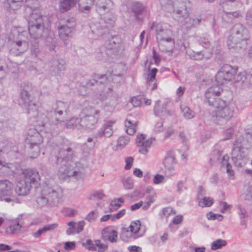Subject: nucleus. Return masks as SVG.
Wrapping results in <instances>:
<instances>
[{"label":"nucleus","mask_w":252,"mask_h":252,"mask_svg":"<svg viewBox=\"0 0 252 252\" xmlns=\"http://www.w3.org/2000/svg\"><path fill=\"white\" fill-rule=\"evenodd\" d=\"M49 160L58 165L62 164L59 168V175L62 178L68 177H76L81 175L82 168L81 163H76V167L67 163L76 156V152L72 143L64 138H60L53 144Z\"/></svg>","instance_id":"f257e3e1"},{"label":"nucleus","mask_w":252,"mask_h":252,"mask_svg":"<svg viewBox=\"0 0 252 252\" xmlns=\"http://www.w3.org/2000/svg\"><path fill=\"white\" fill-rule=\"evenodd\" d=\"M26 12L29 13L27 19L28 23L29 33L32 38L37 39L41 37L45 39L46 45L50 51H54L56 47V40L54 33L50 31L47 25L48 19L42 15L38 8L28 7Z\"/></svg>","instance_id":"f03ea898"},{"label":"nucleus","mask_w":252,"mask_h":252,"mask_svg":"<svg viewBox=\"0 0 252 252\" xmlns=\"http://www.w3.org/2000/svg\"><path fill=\"white\" fill-rule=\"evenodd\" d=\"M68 108L67 103L57 101L52 108L46 109V114L40 113L36 122L38 126L50 129L52 126L58 125L66 120Z\"/></svg>","instance_id":"7ed1b4c3"},{"label":"nucleus","mask_w":252,"mask_h":252,"mask_svg":"<svg viewBox=\"0 0 252 252\" xmlns=\"http://www.w3.org/2000/svg\"><path fill=\"white\" fill-rule=\"evenodd\" d=\"M161 6L167 11L172 13L173 18L182 23L187 28L193 27L192 18L189 17L190 10L189 2L186 3L177 0H159Z\"/></svg>","instance_id":"20e7f679"},{"label":"nucleus","mask_w":252,"mask_h":252,"mask_svg":"<svg viewBox=\"0 0 252 252\" xmlns=\"http://www.w3.org/2000/svg\"><path fill=\"white\" fill-rule=\"evenodd\" d=\"M249 39L247 29L241 24H236L230 30L227 41V46L232 52H240L247 47Z\"/></svg>","instance_id":"39448f33"},{"label":"nucleus","mask_w":252,"mask_h":252,"mask_svg":"<svg viewBox=\"0 0 252 252\" xmlns=\"http://www.w3.org/2000/svg\"><path fill=\"white\" fill-rule=\"evenodd\" d=\"M63 195L62 188L56 184L45 183L42 187L40 195L36 199L38 205L43 207L49 204L51 206L56 205Z\"/></svg>","instance_id":"423d86ee"},{"label":"nucleus","mask_w":252,"mask_h":252,"mask_svg":"<svg viewBox=\"0 0 252 252\" xmlns=\"http://www.w3.org/2000/svg\"><path fill=\"white\" fill-rule=\"evenodd\" d=\"M29 86L25 84L21 86V92L18 101L20 105L26 107L27 112L31 118H36L40 113L38 112V106L35 100L29 93Z\"/></svg>","instance_id":"0eeeda50"},{"label":"nucleus","mask_w":252,"mask_h":252,"mask_svg":"<svg viewBox=\"0 0 252 252\" xmlns=\"http://www.w3.org/2000/svg\"><path fill=\"white\" fill-rule=\"evenodd\" d=\"M237 68L232 67L226 64L223 65L216 75V81L218 83L224 84L232 80L235 82L240 83L242 85V77H244L243 72H240L236 75Z\"/></svg>","instance_id":"6e6552de"},{"label":"nucleus","mask_w":252,"mask_h":252,"mask_svg":"<svg viewBox=\"0 0 252 252\" xmlns=\"http://www.w3.org/2000/svg\"><path fill=\"white\" fill-rule=\"evenodd\" d=\"M210 106L216 108L215 114L216 119L214 121L219 125H222L229 121L234 115V107L227 105L223 100H218Z\"/></svg>","instance_id":"1a4fd4ad"},{"label":"nucleus","mask_w":252,"mask_h":252,"mask_svg":"<svg viewBox=\"0 0 252 252\" xmlns=\"http://www.w3.org/2000/svg\"><path fill=\"white\" fill-rule=\"evenodd\" d=\"M100 111L92 106L86 107L82 109L79 116L81 117L82 128L92 130L97 124Z\"/></svg>","instance_id":"9d476101"},{"label":"nucleus","mask_w":252,"mask_h":252,"mask_svg":"<svg viewBox=\"0 0 252 252\" xmlns=\"http://www.w3.org/2000/svg\"><path fill=\"white\" fill-rule=\"evenodd\" d=\"M42 142V136L36 129H29L25 139V142L30 148L31 153L32 154L31 157V158H35L39 155V144Z\"/></svg>","instance_id":"9b49d317"},{"label":"nucleus","mask_w":252,"mask_h":252,"mask_svg":"<svg viewBox=\"0 0 252 252\" xmlns=\"http://www.w3.org/2000/svg\"><path fill=\"white\" fill-rule=\"evenodd\" d=\"M242 139L237 138L233 143V148L231 153V158L237 167H242L246 163V154L242 144Z\"/></svg>","instance_id":"f8f14e48"},{"label":"nucleus","mask_w":252,"mask_h":252,"mask_svg":"<svg viewBox=\"0 0 252 252\" xmlns=\"http://www.w3.org/2000/svg\"><path fill=\"white\" fill-rule=\"evenodd\" d=\"M18 40H13L10 50L11 54L18 56L23 54L29 48V44L26 40V35L28 33L26 31L18 32Z\"/></svg>","instance_id":"ddd939ff"},{"label":"nucleus","mask_w":252,"mask_h":252,"mask_svg":"<svg viewBox=\"0 0 252 252\" xmlns=\"http://www.w3.org/2000/svg\"><path fill=\"white\" fill-rule=\"evenodd\" d=\"M13 185L7 180L0 181V198L7 202L14 201L16 198L12 195Z\"/></svg>","instance_id":"4468645a"},{"label":"nucleus","mask_w":252,"mask_h":252,"mask_svg":"<svg viewBox=\"0 0 252 252\" xmlns=\"http://www.w3.org/2000/svg\"><path fill=\"white\" fill-rule=\"evenodd\" d=\"M218 83V85H213L210 87L207 90L205 94L204 103H207L209 105H211L218 101V100H222L220 98L217 97L222 91V88L220 87V84Z\"/></svg>","instance_id":"2eb2a0df"},{"label":"nucleus","mask_w":252,"mask_h":252,"mask_svg":"<svg viewBox=\"0 0 252 252\" xmlns=\"http://www.w3.org/2000/svg\"><path fill=\"white\" fill-rule=\"evenodd\" d=\"M23 174L24 180L27 184H30L32 187V186H34L35 188L38 187L40 180L38 172L34 169H28L23 171Z\"/></svg>","instance_id":"dca6fc26"},{"label":"nucleus","mask_w":252,"mask_h":252,"mask_svg":"<svg viewBox=\"0 0 252 252\" xmlns=\"http://www.w3.org/2000/svg\"><path fill=\"white\" fill-rule=\"evenodd\" d=\"M153 140H155V138H151L149 139H146L145 135L142 134L137 135L136 143L139 148V152L141 154L146 155L149 152V149L151 147Z\"/></svg>","instance_id":"f3484780"},{"label":"nucleus","mask_w":252,"mask_h":252,"mask_svg":"<svg viewBox=\"0 0 252 252\" xmlns=\"http://www.w3.org/2000/svg\"><path fill=\"white\" fill-rule=\"evenodd\" d=\"M66 23L65 24L58 27L59 35L61 39L64 40L71 36L75 25L73 18L68 19Z\"/></svg>","instance_id":"a211bd4d"},{"label":"nucleus","mask_w":252,"mask_h":252,"mask_svg":"<svg viewBox=\"0 0 252 252\" xmlns=\"http://www.w3.org/2000/svg\"><path fill=\"white\" fill-rule=\"evenodd\" d=\"M113 3L111 0H97L95 3V9L100 15H104L111 13Z\"/></svg>","instance_id":"6ab92c4d"},{"label":"nucleus","mask_w":252,"mask_h":252,"mask_svg":"<svg viewBox=\"0 0 252 252\" xmlns=\"http://www.w3.org/2000/svg\"><path fill=\"white\" fill-rule=\"evenodd\" d=\"M65 64L64 60L56 55L49 61L48 66L51 71L59 73L60 72L65 69Z\"/></svg>","instance_id":"aec40b11"},{"label":"nucleus","mask_w":252,"mask_h":252,"mask_svg":"<svg viewBox=\"0 0 252 252\" xmlns=\"http://www.w3.org/2000/svg\"><path fill=\"white\" fill-rule=\"evenodd\" d=\"M106 24L107 25H100V23H96L92 26V31L94 33H95L97 35H103L105 32H107V28L109 26L113 25L114 23V20L112 18L108 19L109 22H106V19L104 18Z\"/></svg>","instance_id":"412c9836"},{"label":"nucleus","mask_w":252,"mask_h":252,"mask_svg":"<svg viewBox=\"0 0 252 252\" xmlns=\"http://www.w3.org/2000/svg\"><path fill=\"white\" fill-rule=\"evenodd\" d=\"M156 38L158 42L165 40L171 38V31L168 29H163L160 24L156 26Z\"/></svg>","instance_id":"4be33fe9"},{"label":"nucleus","mask_w":252,"mask_h":252,"mask_svg":"<svg viewBox=\"0 0 252 252\" xmlns=\"http://www.w3.org/2000/svg\"><path fill=\"white\" fill-rule=\"evenodd\" d=\"M158 47L160 51L171 55L174 48V41L172 39L161 40L158 42Z\"/></svg>","instance_id":"5701e85b"},{"label":"nucleus","mask_w":252,"mask_h":252,"mask_svg":"<svg viewBox=\"0 0 252 252\" xmlns=\"http://www.w3.org/2000/svg\"><path fill=\"white\" fill-rule=\"evenodd\" d=\"M160 102L159 100H158L156 101V104L154 108V112L155 115L157 116H172L174 114V111L173 110H168L166 109L167 105L168 104L167 102L164 103L162 105V108L164 110H160L159 103Z\"/></svg>","instance_id":"b1692460"},{"label":"nucleus","mask_w":252,"mask_h":252,"mask_svg":"<svg viewBox=\"0 0 252 252\" xmlns=\"http://www.w3.org/2000/svg\"><path fill=\"white\" fill-rule=\"evenodd\" d=\"M163 164L165 168L169 170L172 171L174 169L176 162L173 152L169 151L163 160Z\"/></svg>","instance_id":"393cba45"},{"label":"nucleus","mask_w":252,"mask_h":252,"mask_svg":"<svg viewBox=\"0 0 252 252\" xmlns=\"http://www.w3.org/2000/svg\"><path fill=\"white\" fill-rule=\"evenodd\" d=\"M114 121H108L106 122L102 128H101L97 132V136L101 137L104 136L106 137H109L112 135L113 131L112 127L114 124Z\"/></svg>","instance_id":"a878e982"},{"label":"nucleus","mask_w":252,"mask_h":252,"mask_svg":"<svg viewBox=\"0 0 252 252\" xmlns=\"http://www.w3.org/2000/svg\"><path fill=\"white\" fill-rule=\"evenodd\" d=\"M31 188L32 187L30 186V184H27L23 180H20L17 183L15 190L16 193L19 195H26L29 193Z\"/></svg>","instance_id":"bb28decb"},{"label":"nucleus","mask_w":252,"mask_h":252,"mask_svg":"<svg viewBox=\"0 0 252 252\" xmlns=\"http://www.w3.org/2000/svg\"><path fill=\"white\" fill-rule=\"evenodd\" d=\"M122 42V39L119 36H108L105 43V47L109 50L117 49Z\"/></svg>","instance_id":"cd10ccee"},{"label":"nucleus","mask_w":252,"mask_h":252,"mask_svg":"<svg viewBox=\"0 0 252 252\" xmlns=\"http://www.w3.org/2000/svg\"><path fill=\"white\" fill-rule=\"evenodd\" d=\"M120 65L119 64H114L111 69H113V73L110 77V81H113L114 83H121L123 82L122 74L121 71Z\"/></svg>","instance_id":"c85d7f7f"},{"label":"nucleus","mask_w":252,"mask_h":252,"mask_svg":"<svg viewBox=\"0 0 252 252\" xmlns=\"http://www.w3.org/2000/svg\"><path fill=\"white\" fill-rule=\"evenodd\" d=\"M113 69L108 70L105 74H94L92 75V77H94L97 85H100L105 83L107 80L110 81V77L113 73Z\"/></svg>","instance_id":"c756f323"},{"label":"nucleus","mask_w":252,"mask_h":252,"mask_svg":"<svg viewBox=\"0 0 252 252\" xmlns=\"http://www.w3.org/2000/svg\"><path fill=\"white\" fill-rule=\"evenodd\" d=\"M94 0H79V10L82 12L88 13L94 4Z\"/></svg>","instance_id":"7c9ffc66"},{"label":"nucleus","mask_w":252,"mask_h":252,"mask_svg":"<svg viewBox=\"0 0 252 252\" xmlns=\"http://www.w3.org/2000/svg\"><path fill=\"white\" fill-rule=\"evenodd\" d=\"M77 0H61L60 9L61 12H66L74 7L77 2Z\"/></svg>","instance_id":"2f4dec72"},{"label":"nucleus","mask_w":252,"mask_h":252,"mask_svg":"<svg viewBox=\"0 0 252 252\" xmlns=\"http://www.w3.org/2000/svg\"><path fill=\"white\" fill-rule=\"evenodd\" d=\"M144 8V7L142 3L136 1L132 3L130 7L131 11L134 14L137 19H138V16L141 14Z\"/></svg>","instance_id":"473e14b6"},{"label":"nucleus","mask_w":252,"mask_h":252,"mask_svg":"<svg viewBox=\"0 0 252 252\" xmlns=\"http://www.w3.org/2000/svg\"><path fill=\"white\" fill-rule=\"evenodd\" d=\"M241 16V13L240 11H236L234 12H226L223 10V14H222V19L227 22H230L233 18H238Z\"/></svg>","instance_id":"72a5a7b5"},{"label":"nucleus","mask_w":252,"mask_h":252,"mask_svg":"<svg viewBox=\"0 0 252 252\" xmlns=\"http://www.w3.org/2000/svg\"><path fill=\"white\" fill-rule=\"evenodd\" d=\"M81 124V117L79 118L73 117L71 118L66 123V127L68 128H76L82 129Z\"/></svg>","instance_id":"f704fd0d"},{"label":"nucleus","mask_w":252,"mask_h":252,"mask_svg":"<svg viewBox=\"0 0 252 252\" xmlns=\"http://www.w3.org/2000/svg\"><path fill=\"white\" fill-rule=\"evenodd\" d=\"M12 148V149H17L15 146L11 147L10 143L7 139L3 137H0V153L1 152H8V149ZM2 164V162L0 161V165Z\"/></svg>","instance_id":"c9c22d12"},{"label":"nucleus","mask_w":252,"mask_h":252,"mask_svg":"<svg viewBox=\"0 0 252 252\" xmlns=\"http://www.w3.org/2000/svg\"><path fill=\"white\" fill-rule=\"evenodd\" d=\"M137 122H133L130 120H126V131L129 135H132L136 132Z\"/></svg>","instance_id":"e433bc0d"},{"label":"nucleus","mask_w":252,"mask_h":252,"mask_svg":"<svg viewBox=\"0 0 252 252\" xmlns=\"http://www.w3.org/2000/svg\"><path fill=\"white\" fill-rule=\"evenodd\" d=\"M57 227V224L56 223L45 225L42 228L38 229L36 232L33 233L32 235L35 238H39L43 233L47 231L54 230Z\"/></svg>","instance_id":"4c0bfd02"},{"label":"nucleus","mask_w":252,"mask_h":252,"mask_svg":"<svg viewBox=\"0 0 252 252\" xmlns=\"http://www.w3.org/2000/svg\"><path fill=\"white\" fill-rule=\"evenodd\" d=\"M181 109L183 115L187 119L193 118L195 116V113L191 110L189 107L185 105H181Z\"/></svg>","instance_id":"58836bf2"},{"label":"nucleus","mask_w":252,"mask_h":252,"mask_svg":"<svg viewBox=\"0 0 252 252\" xmlns=\"http://www.w3.org/2000/svg\"><path fill=\"white\" fill-rule=\"evenodd\" d=\"M226 244L227 243L225 240L219 239L212 243L211 249L212 250L220 249L222 247L225 246Z\"/></svg>","instance_id":"ea45409f"},{"label":"nucleus","mask_w":252,"mask_h":252,"mask_svg":"<svg viewBox=\"0 0 252 252\" xmlns=\"http://www.w3.org/2000/svg\"><path fill=\"white\" fill-rule=\"evenodd\" d=\"M31 52L32 55L35 58H37L40 52V49L37 41H34L32 43L31 46Z\"/></svg>","instance_id":"a19ab883"},{"label":"nucleus","mask_w":252,"mask_h":252,"mask_svg":"<svg viewBox=\"0 0 252 252\" xmlns=\"http://www.w3.org/2000/svg\"><path fill=\"white\" fill-rule=\"evenodd\" d=\"M8 72V69L5 61L0 58V79L4 78Z\"/></svg>","instance_id":"79ce46f5"},{"label":"nucleus","mask_w":252,"mask_h":252,"mask_svg":"<svg viewBox=\"0 0 252 252\" xmlns=\"http://www.w3.org/2000/svg\"><path fill=\"white\" fill-rule=\"evenodd\" d=\"M243 74L244 77H242V85L244 87H248L252 82V74H247L245 72H243Z\"/></svg>","instance_id":"37998d69"},{"label":"nucleus","mask_w":252,"mask_h":252,"mask_svg":"<svg viewBox=\"0 0 252 252\" xmlns=\"http://www.w3.org/2000/svg\"><path fill=\"white\" fill-rule=\"evenodd\" d=\"M9 2L8 10L10 12H15V11L21 6L22 2H17L12 0H8Z\"/></svg>","instance_id":"c03bdc74"},{"label":"nucleus","mask_w":252,"mask_h":252,"mask_svg":"<svg viewBox=\"0 0 252 252\" xmlns=\"http://www.w3.org/2000/svg\"><path fill=\"white\" fill-rule=\"evenodd\" d=\"M241 0H220V4L223 10L228 9L231 7L232 4L235 2H240Z\"/></svg>","instance_id":"a18cd8bd"},{"label":"nucleus","mask_w":252,"mask_h":252,"mask_svg":"<svg viewBox=\"0 0 252 252\" xmlns=\"http://www.w3.org/2000/svg\"><path fill=\"white\" fill-rule=\"evenodd\" d=\"M244 199L252 201V184L247 187L246 190L242 195Z\"/></svg>","instance_id":"49530a36"},{"label":"nucleus","mask_w":252,"mask_h":252,"mask_svg":"<svg viewBox=\"0 0 252 252\" xmlns=\"http://www.w3.org/2000/svg\"><path fill=\"white\" fill-rule=\"evenodd\" d=\"M140 226L141 223L138 220L131 222L129 226L130 232L134 234L137 233L140 229Z\"/></svg>","instance_id":"de8ad7c7"},{"label":"nucleus","mask_w":252,"mask_h":252,"mask_svg":"<svg viewBox=\"0 0 252 252\" xmlns=\"http://www.w3.org/2000/svg\"><path fill=\"white\" fill-rule=\"evenodd\" d=\"M129 141V138L128 137L121 136L119 138V139L118 140L117 147H120L121 148H123L126 144H128Z\"/></svg>","instance_id":"09e8293b"},{"label":"nucleus","mask_w":252,"mask_h":252,"mask_svg":"<svg viewBox=\"0 0 252 252\" xmlns=\"http://www.w3.org/2000/svg\"><path fill=\"white\" fill-rule=\"evenodd\" d=\"M157 72L158 69L156 68H154L151 70L148 74V78L147 81V86H150V83L155 80Z\"/></svg>","instance_id":"8fccbe9b"},{"label":"nucleus","mask_w":252,"mask_h":252,"mask_svg":"<svg viewBox=\"0 0 252 252\" xmlns=\"http://www.w3.org/2000/svg\"><path fill=\"white\" fill-rule=\"evenodd\" d=\"M246 25L250 28H252V9L248 10L245 15Z\"/></svg>","instance_id":"3c124183"},{"label":"nucleus","mask_w":252,"mask_h":252,"mask_svg":"<svg viewBox=\"0 0 252 252\" xmlns=\"http://www.w3.org/2000/svg\"><path fill=\"white\" fill-rule=\"evenodd\" d=\"M213 203V199L210 197H204L202 201L199 202V205L201 207H210Z\"/></svg>","instance_id":"603ef678"},{"label":"nucleus","mask_w":252,"mask_h":252,"mask_svg":"<svg viewBox=\"0 0 252 252\" xmlns=\"http://www.w3.org/2000/svg\"><path fill=\"white\" fill-rule=\"evenodd\" d=\"M79 94L81 95H85L90 92L84 82H82L78 87Z\"/></svg>","instance_id":"864d4df0"},{"label":"nucleus","mask_w":252,"mask_h":252,"mask_svg":"<svg viewBox=\"0 0 252 252\" xmlns=\"http://www.w3.org/2000/svg\"><path fill=\"white\" fill-rule=\"evenodd\" d=\"M199 41L200 44L205 48H208L210 46V43L208 35H204L203 36L200 37Z\"/></svg>","instance_id":"5fc2aeb1"},{"label":"nucleus","mask_w":252,"mask_h":252,"mask_svg":"<svg viewBox=\"0 0 252 252\" xmlns=\"http://www.w3.org/2000/svg\"><path fill=\"white\" fill-rule=\"evenodd\" d=\"M207 219L209 220H218L220 221H221L223 220V217L220 214H216L209 212L207 215Z\"/></svg>","instance_id":"6e6d98bb"},{"label":"nucleus","mask_w":252,"mask_h":252,"mask_svg":"<svg viewBox=\"0 0 252 252\" xmlns=\"http://www.w3.org/2000/svg\"><path fill=\"white\" fill-rule=\"evenodd\" d=\"M98 213L96 211H92L85 217V220L89 222L94 220L97 217Z\"/></svg>","instance_id":"4d7b16f0"},{"label":"nucleus","mask_w":252,"mask_h":252,"mask_svg":"<svg viewBox=\"0 0 252 252\" xmlns=\"http://www.w3.org/2000/svg\"><path fill=\"white\" fill-rule=\"evenodd\" d=\"M84 83L86 85L87 87H88L90 91L92 90L93 87H94L96 85H97L94 77H92V79H91L87 80Z\"/></svg>","instance_id":"13d9d810"},{"label":"nucleus","mask_w":252,"mask_h":252,"mask_svg":"<svg viewBox=\"0 0 252 252\" xmlns=\"http://www.w3.org/2000/svg\"><path fill=\"white\" fill-rule=\"evenodd\" d=\"M122 204L118 202L116 199H114L112 200L110 203L109 209L111 212H114L116 211L118 208L121 207Z\"/></svg>","instance_id":"bf43d9fd"},{"label":"nucleus","mask_w":252,"mask_h":252,"mask_svg":"<svg viewBox=\"0 0 252 252\" xmlns=\"http://www.w3.org/2000/svg\"><path fill=\"white\" fill-rule=\"evenodd\" d=\"M124 188L126 189H131L133 188V181L132 179L128 178L124 181Z\"/></svg>","instance_id":"052dcab7"},{"label":"nucleus","mask_w":252,"mask_h":252,"mask_svg":"<svg viewBox=\"0 0 252 252\" xmlns=\"http://www.w3.org/2000/svg\"><path fill=\"white\" fill-rule=\"evenodd\" d=\"M179 137L181 141L184 144V149L188 150V147L187 143L188 138L185 133L184 132H180Z\"/></svg>","instance_id":"680f3d73"},{"label":"nucleus","mask_w":252,"mask_h":252,"mask_svg":"<svg viewBox=\"0 0 252 252\" xmlns=\"http://www.w3.org/2000/svg\"><path fill=\"white\" fill-rule=\"evenodd\" d=\"M97 137H99L97 136V133L96 135L94 136L93 137H89L87 138V142L90 143V147L91 148H93L94 147L96 142L97 141Z\"/></svg>","instance_id":"e2e57ef3"},{"label":"nucleus","mask_w":252,"mask_h":252,"mask_svg":"<svg viewBox=\"0 0 252 252\" xmlns=\"http://www.w3.org/2000/svg\"><path fill=\"white\" fill-rule=\"evenodd\" d=\"M237 208L239 210V214L240 216V219H244L247 216H248L247 212L241 205H238L237 206Z\"/></svg>","instance_id":"0e129e2a"},{"label":"nucleus","mask_w":252,"mask_h":252,"mask_svg":"<svg viewBox=\"0 0 252 252\" xmlns=\"http://www.w3.org/2000/svg\"><path fill=\"white\" fill-rule=\"evenodd\" d=\"M164 177L163 175L157 174L155 175L153 182L155 184H159L163 182Z\"/></svg>","instance_id":"69168bd1"},{"label":"nucleus","mask_w":252,"mask_h":252,"mask_svg":"<svg viewBox=\"0 0 252 252\" xmlns=\"http://www.w3.org/2000/svg\"><path fill=\"white\" fill-rule=\"evenodd\" d=\"M226 165V172L228 174L229 178L231 180L234 179V172L232 169V166L229 163H227Z\"/></svg>","instance_id":"338daca9"},{"label":"nucleus","mask_w":252,"mask_h":252,"mask_svg":"<svg viewBox=\"0 0 252 252\" xmlns=\"http://www.w3.org/2000/svg\"><path fill=\"white\" fill-rule=\"evenodd\" d=\"M125 162L126 163V165L125 168L126 170H129L132 166L133 162V158L132 157H127L125 159Z\"/></svg>","instance_id":"774afa93"}]
</instances>
